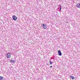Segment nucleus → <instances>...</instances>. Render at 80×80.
Masks as SVG:
<instances>
[{"label": "nucleus", "mask_w": 80, "mask_h": 80, "mask_svg": "<svg viewBox=\"0 0 80 80\" xmlns=\"http://www.w3.org/2000/svg\"><path fill=\"white\" fill-rule=\"evenodd\" d=\"M12 54L10 52L7 53L6 54V57L7 58H10L11 57Z\"/></svg>", "instance_id": "f257e3e1"}, {"label": "nucleus", "mask_w": 80, "mask_h": 80, "mask_svg": "<svg viewBox=\"0 0 80 80\" xmlns=\"http://www.w3.org/2000/svg\"><path fill=\"white\" fill-rule=\"evenodd\" d=\"M12 19L13 20H17V17L15 16H12Z\"/></svg>", "instance_id": "f03ea898"}, {"label": "nucleus", "mask_w": 80, "mask_h": 80, "mask_svg": "<svg viewBox=\"0 0 80 80\" xmlns=\"http://www.w3.org/2000/svg\"><path fill=\"white\" fill-rule=\"evenodd\" d=\"M42 26L43 28H44V29H46V28H47V25H46V24H43L42 25Z\"/></svg>", "instance_id": "7ed1b4c3"}, {"label": "nucleus", "mask_w": 80, "mask_h": 80, "mask_svg": "<svg viewBox=\"0 0 80 80\" xmlns=\"http://www.w3.org/2000/svg\"><path fill=\"white\" fill-rule=\"evenodd\" d=\"M58 55L59 56H62V52H61V51L58 50Z\"/></svg>", "instance_id": "20e7f679"}, {"label": "nucleus", "mask_w": 80, "mask_h": 80, "mask_svg": "<svg viewBox=\"0 0 80 80\" xmlns=\"http://www.w3.org/2000/svg\"><path fill=\"white\" fill-rule=\"evenodd\" d=\"M10 62L11 63H15V61L14 60H10Z\"/></svg>", "instance_id": "39448f33"}, {"label": "nucleus", "mask_w": 80, "mask_h": 80, "mask_svg": "<svg viewBox=\"0 0 80 80\" xmlns=\"http://www.w3.org/2000/svg\"><path fill=\"white\" fill-rule=\"evenodd\" d=\"M76 7L78 8H80V3H78V4H77Z\"/></svg>", "instance_id": "423d86ee"}, {"label": "nucleus", "mask_w": 80, "mask_h": 80, "mask_svg": "<svg viewBox=\"0 0 80 80\" xmlns=\"http://www.w3.org/2000/svg\"><path fill=\"white\" fill-rule=\"evenodd\" d=\"M49 62L50 65H52V64L53 63H54V62H51V61H50V60Z\"/></svg>", "instance_id": "0eeeda50"}, {"label": "nucleus", "mask_w": 80, "mask_h": 80, "mask_svg": "<svg viewBox=\"0 0 80 80\" xmlns=\"http://www.w3.org/2000/svg\"><path fill=\"white\" fill-rule=\"evenodd\" d=\"M71 78H72V80H73L74 79H75V78L74 77L72 76H71Z\"/></svg>", "instance_id": "6e6552de"}, {"label": "nucleus", "mask_w": 80, "mask_h": 80, "mask_svg": "<svg viewBox=\"0 0 80 80\" xmlns=\"http://www.w3.org/2000/svg\"><path fill=\"white\" fill-rule=\"evenodd\" d=\"M3 79V78L2 76H0V80H2Z\"/></svg>", "instance_id": "1a4fd4ad"}, {"label": "nucleus", "mask_w": 80, "mask_h": 80, "mask_svg": "<svg viewBox=\"0 0 80 80\" xmlns=\"http://www.w3.org/2000/svg\"><path fill=\"white\" fill-rule=\"evenodd\" d=\"M60 9H59V10H61V9H62V7H61V5H60Z\"/></svg>", "instance_id": "9d476101"}, {"label": "nucleus", "mask_w": 80, "mask_h": 80, "mask_svg": "<svg viewBox=\"0 0 80 80\" xmlns=\"http://www.w3.org/2000/svg\"><path fill=\"white\" fill-rule=\"evenodd\" d=\"M52 68V66H50V68Z\"/></svg>", "instance_id": "9b49d317"}]
</instances>
